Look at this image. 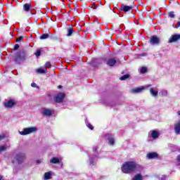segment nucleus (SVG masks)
Listing matches in <instances>:
<instances>
[{
    "label": "nucleus",
    "instance_id": "nucleus-1",
    "mask_svg": "<svg viewBox=\"0 0 180 180\" xmlns=\"http://www.w3.org/2000/svg\"><path fill=\"white\" fill-rule=\"evenodd\" d=\"M143 167L136 162L129 161L125 162L121 167V170L123 174H131V172H140Z\"/></svg>",
    "mask_w": 180,
    "mask_h": 180
},
{
    "label": "nucleus",
    "instance_id": "nucleus-2",
    "mask_svg": "<svg viewBox=\"0 0 180 180\" xmlns=\"http://www.w3.org/2000/svg\"><path fill=\"white\" fill-rule=\"evenodd\" d=\"M26 60V53L25 51L18 52L14 58L15 63L20 64Z\"/></svg>",
    "mask_w": 180,
    "mask_h": 180
},
{
    "label": "nucleus",
    "instance_id": "nucleus-3",
    "mask_svg": "<svg viewBox=\"0 0 180 180\" xmlns=\"http://www.w3.org/2000/svg\"><path fill=\"white\" fill-rule=\"evenodd\" d=\"M37 131V128L36 127H28L23 129V131H19V134L21 136H27V134H31V133H34Z\"/></svg>",
    "mask_w": 180,
    "mask_h": 180
},
{
    "label": "nucleus",
    "instance_id": "nucleus-4",
    "mask_svg": "<svg viewBox=\"0 0 180 180\" xmlns=\"http://www.w3.org/2000/svg\"><path fill=\"white\" fill-rule=\"evenodd\" d=\"M65 96V94L63 93H60L56 96H55L54 101L55 102H57V103H60V102H63Z\"/></svg>",
    "mask_w": 180,
    "mask_h": 180
},
{
    "label": "nucleus",
    "instance_id": "nucleus-5",
    "mask_svg": "<svg viewBox=\"0 0 180 180\" xmlns=\"http://www.w3.org/2000/svg\"><path fill=\"white\" fill-rule=\"evenodd\" d=\"M178 40H180V34L172 35L168 41V43H174L175 41H178Z\"/></svg>",
    "mask_w": 180,
    "mask_h": 180
},
{
    "label": "nucleus",
    "instance_id": "nucleus-6",
    "mask_svg": "<svg viewBox=\"0 0 180 180\" xmlns=\"http://www.w3.org/2000/svg\"><path fill=\"white\" fill-rule=\"evenodd\" d=\"M50 162L51 164H58V168H61V167H63V162H61V159H58V158H52L50 160Z\"/></svg>",
    "mask_w": 180,
    "mask_h": 180
},
{
    "label": "nucleus",
    "instance_id": "nucleus-7",
    "mask_svg": "<svg viewBox=\"0 0 180 180\" xmlns=\"http://www.w3.org/2000/svg\"><path fill=\"white\" fill-rule=\"evenodd\" d=\"M150 44H160V38H158L157 36H153L150 39Z\"/></svg>",
    "mask_w": 180,
    "mask_h": 180
},
{
    "label": "nucleus",
    "instance_id": "nucleus-8",
    "mask_svg": "<svg viewBox=\"0 0 180 180\" xmlns=\"http://www.w3.org/2000/svg\"><path fill=\"white\" fill-rule=\"evenodd\" d=\"M53 114V110L49 108H42V115L44 116H51Z\"/></svg>",
    "mask_w": 180,
    "mask_h": 180
},
{
    "label": "nucleus",
    "instance_id": "nucleus-9",
    "mask_svg": "<svg viewBox=\"0 0 180 180\" xmlns=\"http://www.w3.org/2000/svg\"><path fill=\"white\" fill-rule=\"evenodd\" d=\"M117 61L116 60L115 58H109L107 60V65H109V67H114L115 64H116Z\"/></svg>",
    "mask_w": 180,
    "mask_h": 180
},
{
    "label": "nucleus",
    "instance_id": "nucleus-10",
    "mask_svg": "<svg viewBox=\"0 0 180 180\" xmlns=\"http://www.w3.org/2000/svg\"><path fill=\"white\" fill-rule=\"evenodd\" d=\"M54 172H47L44 173V180H49V179H51V176H54Z\"/></svg>",
    "mask_w": 180,
    "mask_h": 180
},
{
    "label": "nucleus",
    "instance_id": "nucleus-11",
    "mask_svg": "<svg viewBox=\"0 0 180 180\" xmlns=\"http://www.w3.org/2000/svg\"><path fill=\"white\" fill-rule=\"evenodd\" d=\"M16 105V103L14 100H9L7 103H5L4 106L6 108H13Z\"/></svg>",
    "mask_w": 180,
    "mask_h": 180
},
{
    "label": "nucleus",
    "instance_id": "nucleus-12",
    "mask_svg": "<svg viewBox=\"0 0 180 180\" xmlns=\"http://www.w3.org/2000/svg\"><path fill=\"white\" fill-rule=\"evenodd\" d=\"M146 89L145 86H141V87H137L136 89H134L131 90V92L132 94H140V92L144 91Z\"/></svg>",
    "mask_w": 180,
    "mask_h": 180
},
{
    "label": "nucleus",
    "instance_id": "nucleus-13",
    "mask_svg": "<svg viewBox=\"0 0 180 180\" xmlns=\"http://www.w3.org/2000/svg\"><path fill=\"white\" fill-rule=\"evenodd\" d=\"M147 158H158L160 155L157 152L149 153L146 155Z\"/></svg>",
    "mask_w": 180,
    "mask_h": 180
},
{
    "label": "nucleus",
    "instance_id": "nucleus-14",
    "mask_svg": "<svg viewBox=\"0 0 180 180\" xmlns=\"http://www.w3.org/2000/svg\"><path fill=\"white\" fill-rule=\"evenodd\" d=\"M32 8V4L30 3H27L23 5V10L25 12H30V8Z\"/></svg>",
    "mask_w": 180,
    "mask_h": 180
},
{
    "label": "nucleus",
    "instance_id": "nucleus-15",
    "mask_svg": "<svg viewBox=\"0 0 180 180\" xmlns=\"http://www.w3.org/2000/svg\"><path fill=\"white\" fill-rule=\"evenodd\" d=\"M176 134H180V121L174 124Z\"/></svg>",
    "mask_w": 180,
    "mask_h": 180
},
{
    "label": "nucleus",
    "instance_id": "nucleus-16",
    "mask_svg": "<svg viewBox=\"0 0 180 180\" xmlns=\"http://www.w3.org/2000/svg\"><path fill=\"white\" fill-rule=\"evenodd\" d=\"M121 8L124 12H130V11H131V9L133 8V7L130 6H124V5H122Z\"/></svg>",
    "mask_w": 180,
    "mask_h": 180
},
{
    "label": "nucleus",
    "instance_id": "nucleus-17",
    "mask_svg": "<svg viewBox=\"0 0 180 180\" xmlns=\"http://www.w3.org/2000/svg\"><path fill=\"white\" fill-rule=\"evenodd\" d=\"M13 164H16V165H19V164H22L23 162L22 158H15L12 160Z\"/></svg>",
    "mask_w": 180,
    "mask_h": 180
},
{
    "label": "nucleus",
    "instance_id": "nucleus-18",
    "mask_svg": "<svg viewBox=\"0 0 180 180\" xmlns=\"http://www.w3.org/2000/svg\"><path fill=\"white\" fill-rule=\"evenodd\" d=\"M151 137L155 140V139H158V137H160V133L155 130H153L151 133Z\"/></svg>",
    "mask_w": 180,
    "mask_h": 180
},
{
    "label": "nucleus",
    "instance_id": "nucleus-19",
    "mask_svg": "<svg viewBox=\"0 0 180 180\" xmlns=\"http://www.w3.org/2000/svg\"><path fill=\"white\" fill-rule=\"evenodd\" d=\"M150 92L152 96H157V95H158V90H157V88H155V89L150 88Z\"/></svg>",
    "mask_w": 180,
    "mask_h": 180
},
{
    "label": "nucleus",
    "instance_id": "nucleus-20",
    "mask_svg": "<svg viewBox=\"0 0 180 180\" xmlns=\"http://www.w3.org/2000/svg\"><path fill=\"white\" fill-rule=\"evenodd\" d=\"M9 147H11L10 144L0 146V153H2V151H6Z\"/></svg>",
    "mask_w": 180,
    "mask_h": 180
},
{
    "label": "nucleus",
    "instance_id": "nucleus-21",
    "mask_svg": "<svg viewBox=\"0 0 180 180\" xmlns=\"http://www.w3.org/2000/svg\"><path fill=\"white\" fill-rule=\"evenodd\" d=\"M132 180H143V176L141 175V174H136Z\"/></svg>",
    "mask_w": 180,
    "mask_h": 180
},
{
    "label": "nucleus",
    "instance_id": "nucleus-22",
    "mask_svg": "<svg viewBox=\"0 0 180 180\" xmlns=\"http://www.w3.org/2000/svg\"><path fill=\"white\" fill-rule=\"evenodd\" d=\"M72 33H74V29L72 27L68 28V37L72 36Z\"/></svg>",
    "mask_w": 180,
    "mask_h": 180
},
{
    "label": "nucleus",
    "instance_id": "nucleus-23",
    "mask_svg": "<svg viewBox=\"0 0 180 180\" xmlns=\"http://www.w3.org/2000/svg\"><path fill=\"white\" fill-rule=\"evenodd\" d=\"M106 136L108 137L109 143L111 146H113V144H115V139H113L112 137H109V134H107Z\"/></svg>",
    "mask_w": 180,
    "mask_h": 180
},
{
    "label": "nucleus",
    "instance_id": "nucleus-24",
    "mask_svg": "<svg viewBox=\"0 0 180 180\" xmlns=\"http://www.w3.org/2000/svg\"><path fill=\"white\" fill-rule=\"evenodd\" d=\"M89 165H96V158L89 159Z\"/></svg>",
    "mask_w": 180,
    "mask_h": 180
},
{
    "label": "nucleus",
    "instance_id": "nucleus-25",
    "mask_svg": "<svg viewBox=\"0 0 180 180\" xmlns=\"http://www.w3.org/2000/svg\"><path fill=\"white\" fill-rule=\"evenodd\" d=\"M49 34H43L41 37H40V39L41 40H45L46 39H49Z\"/></svg>",
    "mask_w": 180,
    "mask_h": 180
},
{
    "label": "nucleus",
    "instance_id": "nucleus-26",
    "mask_svg": "<svg viewBox=\"0 0 180 180\" xmlns=\"http://www.w3.org/2000/svg\"><path fill=\"white\" fill-rule=\"evenodd\" d=\"M129 77H130V75H123L122 77H121L120 78V79L121 81H126V79H127V78H129Z\"/></svg>",
    "mask_w": 180,
    "mask_h": 180
},
{
    "label": "nucleus",
    "instance_id": "nucleus-27",
    "mask_svg": "<svg viewBox=\"0 0 180 180\" xmlns=\"http://www.w3.org/2000/svg\"><path fill=\"white\" fill-rule=\"evenodd\" d=\"M37 72L38 74H44V72H46V69L44 70V69H42V68H38L37 70Z\"/></svg>",
    "mask_w": 180,
    "mask_h": 180
},
{
    "label": "nucleus",
    "instance_id": "nucleus-28",
    "mask_svg": "<svg viewBox=\"0 0 180 180\" xmlns=\"http://www.w3.org/2000/svg\"><path fill=\"white\" fill-rule=\"evenodd\" d=\"M51 68V63L50 62H46L45 64V70L47 71V68Z\"/></svg>",
    "mask_w": 180,
    "mask_h": 180
},
{
    "label": "nucleus",
    "instance_id": "nucleus-29",
    "mask_svg": "<svg viewBox=\"0 0 180 180\" xmlns=\"http://www.w3.org/2000/svg\"><path fill=\"white\" fill-rule=\"evenodd\" d=\"M175 164L176 167H179L180 168V158L176 159Z\"/></svg>",
    "mask_w": 180,
    "mask_h": 180
},
{
    "label": "nucleus",
    "instance_id": "nucleus-30",
    "mask_svg": "<svg viewBox=\"0 0 180 180\" xmlns=\"http://www.w3.org/2000/svg\"><path fill=\"white\" fill-rule=\"evenodd\" d=\"M141 74H146V72H147V68L143 67V68L141 69Z\"/></svg>",
    "mask_w": 180,
    "mask_h": 180
},
{
    "label": "nucleus",
    "instance_id": "nucleus-31",
    "mask_svg": "<svg viewBox=\"0 0 180 180\" xmlns=\"http://www.w3.org/2000/svg\"><path fill=\"white\" fill-rule=\"evenodd\" d=\"M161 94L163 96H167V95H168V91L167 90H162Z\"/></svg>",
    "mask_w": 180,
    "mask_h": 180
},
{
    "label": "nucleus",
    "instance_id": "nucleus-32",
    "mask_svg": "<svg viewBox=\"0 0 180 180\" xmlns=\"http://www.w3.org/2000/svg\"><path fill=\"white\" fill-rule=\"evenodd\" d=\"M25 157H26V155L25 153L18 154V158H25Z\"/></svg>",
    "mask_w": 180,
    "mask_h": 180
},
{
    "label": "nucleus",
    "instance_id": "nucleus-33",
    "mask_svg": "<svg viewBox=\"0 0 180 180\" xmlns=\"http://www.w3.org/2000/svg\"><path fill=\"white\" fill-rule=\"evenodd\" d=\"M161 180H167L168 179V176L167 175H162L160 178Z\"/></svg>",
    "mask_w": 180,
    "mask_h": 180
},
{
    "label": "nucleus",
    "instance_id": "nucleus-34",
    "mask_svg": "<svg viewBox=\"0 0 180 180\" xmlns=\"http://www.w3.org/2000/svg\"><path fill=\"white\" fill-rule=\"evenodd\" d=\"M169 18H175V14L174 13V11H172L169 13Z\"/></svg>",
    "mask_w": 180,
    "mask_h": 180
},
{
    "label": "nucleus",
    "instance_id": "nucleus-35",
    "mask_svg": "<svg viewBox=\"0 0 180 180\" xmlns=\"http://www.w3.org/2000/svg\"><path fill=\"white\" fill-rule=\"evenodd\" d=\"M31 86H32V88H37L39 89V86H37L36 83H32Z\"/></svg>",
    "mask_w": 180,
    "mask_h": 180
},
{
    "label": "nucleus",
    "instance_id": "nucleus-36",
    "mask_svg": "<svg viewBox=\"0 0 180 180\" xmlns=\"http://www.w3.org/2000/svg\"><path fill=\"white\" fill-rule=\"evenodd\" d=\"M40 54H41V52L39 50H37L35 53V56L36 57H39Z\"/></svg>",
    "mask_w": 180,
    "mask_h": 180
},
{
    "label": "nucleus",
    "instance_id": "nucleus-37",
    "mask_svg": "<svg viewBox=\"0 0 180 180\" xmlns=\"http://www.w3.org/2000/svg\"><path fill=\"white\" fill-rule=\"evenodd\" d=\"M6 137V134L0 135V140H4V139H5Z\"/></svg>",
    "mask_w": 180,
    "mask_h": 180
},
{
    "label": "nucleus",
    "instance_id": "nucleus-38",
    "mask_svg": "<svg viewBox=\"0 0 180 180\" xmlns=\"http://www.w3.org/2000/svg\"><path fill=\"white\" fill-rule=\"evenodd\" d=\"M23 40V37H20L19 38L16 39V41H22Z\"/></svg>",
    "mask_w": 180,
    "mask_h": 180
},
{
    "label": "nucleus",
    "instance_id": "nucleus-39",
    "mask_svg": "<svg viewBox=\"0 0 180 180\" xmlns=\"http://www.w3.org/2000/svg\"><path fill=\"white\" fill-rule=\"evenodd\" d=\"M88 127L90 129V130H94V127L91 124H88Z\"/></svg>",
    "mask_w": 180,
    "mask_h": 180
},
{
    "label": "nucleus",
    "instance_id": "nucleus-40",
    "mask_svg": "<svg viewBox=\"0 0 180 180\" xmlns=\"http://www.w3.org/2000/svg\"><path fill=\"white\" fill-rule=\"evenodd\" d=\"M37 164L39 165V164H41V159H38L37 160Z\"/></svg>",
    "mask_w": 180,
    "mask_h": 180
},
{
    "label": "nucleus",
    "instance_id": "nucleus-41",
    "mask_svg": "<svg viewBox=\"0 0 180 180\" xmlns=\"http://www.w3.org/2000/svg\"><path fill=\"white\" fill-rule=\"evenodd\" d=\"M19 49V44H15L14 46V50H18Z\"/></svg>",
    "mask_w": 180,
    "mask_h": 180
},
{
    "label": "nucleus",
    "instance_id": "nucleus-42",
    "mask_svg": "<svg viewBox=\"0 0 180 180\" xmlns=\"http://www.w3.org/2000/svg\"><path fill=\"white\" fill-rule=\"evenodd\" d=\"M180 26V22L179 21L176 25V29H178V27H179Z\"/></svg>",
    "mask_w": 180,
    "mask_h": 180
},
{
    "label": "nucleus",
    "instance_id": "nucleus-43",
    "mask_svg": "<svg viewBox=\"0 0 180 180\" xmlns=\"http://www.w3.org/2000/svg\"><path fill=\"white\" fill-rule=\"evenodd\" d=\"M58 88H63V86L60 85L58 86Z\"/></svg>",
    "mask_w": 180,
    "mask_h": 180
},
{
    "label": "nucleus",
    "instance_id": "nucleus-44",
    "mask_svg": "<svg viewBox=\"0 0 180 180\" xmlns=\"http://www.w3.org/2000/svg\"><path fill=\"white\" fill-rule=\"evenodd\" d=\"M177 113L180 116V111H178Z\"/></svg>",
    "mask_w": 180,
    "mask_h": 180
},
{
    "label": "nucleus",
    "instance_id": "nucleus-45",
    "mask_svg": "<svg viewBox=\"0 0 180 180\" xmlns=\"http://www.w3.org/2000/svg\"><path fill=\"white\" fill-rule=\"evenodd\" d=\"M2 178H3L2 176H0V180H2Z\"/></svg>",
    "mask_w": 180,
    "mask_h": 180
},
{
    "label": "nucleus",
    "instance_id": "nucleus-46",
    "mask_svg": "<svg viewBox=\"0 0 180 180\" xmlns=\"http://www.w3.org/2000/svg\"><path fill=\"white\" fill-rule=\"evenodd\" d=\"M148 86H151V85H148V86H147V88H148Z\"/></svg>",
    "mask_w": 180,
    "mask_h": 180
},
{
    "label": "nucleus",
    "instance_id": "nucleus-47",
    "mask_svg": "<svg viewBox=\"0 0 180 180\" xmlns=\"http://www.w3.org/2000/svg\"><path fill=\"white\" fill-rule=\"evenodd\" d=\"M143 56H146V53H143Z\"/></svg>",
    "mask_w": 180,
    "mask_h": 180
},
{
    "label": "nucleus",
    "instance_id": "nucleus-48",
    "mask_svg": "<svg viewBox=\"0 0 180 180\" xmlns=\"http://www.w3.org/2000/svg\"><path fill=\"white\" fill-rule=\"evenodd\" d=\"M94 65V67H96V65Z\"/></svg>",
    "mask_w": 180,
    "mask_h": 180
},
{
    "label": "nucleus",
    "instance_id": "nucleus-49",
    "mask_svg": "<svg viewBox=\"0 0 180 180\" xmlns=\"http://www.w3.org/2000/svg\"><path fill=\"white\" fill-rule=\"evenodd\" d=\"M179 158H180V156L179 157Z\"/></svg>",
    "mask_w": 180,
    "mask_h": 180
}]
</instances>
